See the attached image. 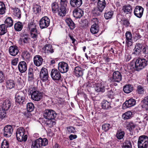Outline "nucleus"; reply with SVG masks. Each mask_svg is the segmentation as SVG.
<instances>
[{
  "label": "nucleus",
  "instance_id": "nucleus-1",
  "mask_svg": "<svg viewBox=\"0 0 148 148\" xmlns=\"http://www.w3.org/2000/svg\"><path fill=\"white\" fill-rule=\"evenodd\" d=\"M95 90L97 93H103L106 92L108 95H111L113 93L112 90L109 88H107L104 84L101 82L95 84Z\"/></svg>",
  "mask_w": 148,
  "mask_h": 148
},
{
  "label": "nucleus",
  "instance_id": "nucleus-2",
  "mask_svg": "<svg viewBox=\"0 0 148 148\" xmlns=\"http://www.w3.org/2000/svg\"><path fill=\"white\" fill-rule=\"evenodd\" d=\"M48 142L47 138H40L32 142L31 148H43L42 147L47 145Z\"/></svg>",
  "mask_w": 148,
  "mask_h": 148
},
{
  "label": "nucleus",
  "instance_id": "nucleus-3",
  "mask_svg": "<svg viewBox=\"0 0 148 148\" xmlns=\"http://www.w3.org/2000/svg\"><path fill=\"white\" fill-rule=\"evenodd\" d=\"M29 94L31 96L32 99L35 101H39L42 97V94L39 91L37 90L34 88H31L28 90Z\"/></svg>",
  "mask_w": 148,
  "mask_h": 148
},
{
  "label": "nucleus",
  "instance_id": "nucleus-4",
  "mask_svg": "<svg viewBox=\"0 0 148 148\" xmlns=\"http://www.w3.org/2000/svg\"><path fill=\"white\" fill-rule=\"evenodd\" d=\"M25 134L24 129L22 127H19L16 131V137L17 140L19 141L25 142L26 141L27 136Z\"/></svg>",
  "mask_w": 148,
  "mask_h": 148
},
{
  "label": "nucleus",
  "instance_id": "nucleus-5",
  "mask_svg": "<svg viewBox=\"0 0 148 148\" xmlns=\"http://www.w3.org/2000/svg\"><path fill=\"white\" fill-rule=\"evenodd\" d=\"M138 148H147L148 147V137L146 136H140L138 141Z\"/></svg>",
  "mask_w": 148,
  "mask_h": 148
},
{
  "label": "nucleus",
  "instance_id": "nucleus-6",
  "mask_svg": "<svg viewBox=\"0 0 148 148\" xmlns=\"http://www.w3.org/2000/svg\"><path fill=\"white\" fill-rule=\"evenodd\" d=\"M68 3L67 0H60L59 10V15L60 16H65L66 12Z\"/></svg>",
  "mask_w": 148,
  "mask_h": 148
},
{
  "label": "nucleus",
  "instance_id": "nucleus-7",
  "mask_svg": "<svg viewBox=\"0 0 148 148\" xmlns=\"http://www.w3.org/2000/svg\"><path fill=\"white\" fill-rule=\"evenodd\" d=\"M15 101L16 103L20 105L25 103V95L24 93L20 91L16 93L15 95Z\"/></svg>",
  "mask_w": 148,
  "mask_h": 148
},
{
  "label": "nucleus",
  "instance_id": "nucleus-8",
  "mask_svg": "<svg viewBox=\"0 0 148 148\" xmlns=\"http://www.w3.org/2000/svg\"><path fill=\"white\" fill-rule=\"evenodd\" d=\"M136 70L138 71L148 64V59L139 58L136 59Z\"/></svg>",
  "mask_w": 148,
  "mask_h": 148
},
{
  "label": "nucleus",
  "instance_id": "nucleus-9",
  "mask_svg": "<svg viewBox=\"0 0 148 148\" xmlns=\"http://www.w3.org/2000/svg\"><path fill=\"white\" fill-rule=\"evenodd\" d=\"M57 114L55 111L52 110L46 109L44 112L43 116L47 119H53L56 117Z\"/></svg>",
  "mask_w": 148,
  "mask_h": 148
},
{
  "label": "nucleus",
  "instance_id": "nucleus-10",
  "mask_svg": "<svg viewBox=\"0 0 148 148\" xmlns=\"http://www.w3.org/2000/svg\"><path fill=\"white\" fill-rule=\"evenodd\" d=\"M50 20L47 16L42 17L39 21V26L41 29L47 28L49 25Z\"/></svg>",
  "mask_w": 148,
  "mask_h": 148
},
{
  "label": "nucleus",
  "instance_id": "nucleus-11",
  "mask_svg": "<svg viewBox=\"0 0 148 148\" xmlns=\"http://www.w3.org/2000/svg\"><path fill=\"white\" fill-rule=\"evenodd\" d=\"M58 69L61 73H66L69 70L68 64L64 62H60L58 64Z\"/></svg>",
  "mask_w": 148,
  "mask_h": 148
},
{
  "label": "nucleus",
  "instance_id": "nucleus-12",
  "mask_svg": "<svg viewBox=\"0 0 148 148\" xmlns=\"http://www.w3.org/2000/svg\"><path fill=\"white\" fill-rule=\"evenodd\" d=\"M122 79V76L119 71H114L111 78L110 80L112 82H119L121 81Z\"/></svg>",
  "mask_w": 148,
  "mask_h": 148
},
{
  "label": "nucleus",
  "instance_id": "nucleus-13",
  "mask_svg": "<svg viewBox=\"0 0 148 148\" xmlns=\"http://www.w3.org/2000/svg\"><path fill=\"white\" fill-rule=\"evenodd\" d=\"M60 72L57 69H53L51 73V76L52 79L54 80H59L61 78Z\"/></svg>",
  "mask_w": 148,
  "mask_h": 148
},
{
  "label": "nucleus",
  "instance_id": "nucleus-14",
  "mask_svg": "<svg viewBox=\"0 0 148 148\" xmlns=\"http://www.w3.org/2000/svg\"><path fill=\"white\" fill-rule=\"evenodd\" d=\"M130 35V32H127L125 34V37L126 38V52L125 55V58L126 62H128L130 60V55L127 52H129V42H130V38L128 37V35Z\"/></svg>",
  "mask_w": 148,
  "mask_h": 148
},
{
  "label": "nucleus",
  "instance_id": "nucleus-15",
  "mask_svg": "<svg viewBox=\"0 0 148 148\" xmlns=\"http://www.w3.org/2000/svg\"><path fill=\"white\" fill-rule=\"evenodd\" d=\"M40 76L42 81L45 82L47 80L49 76L47 69L43 67L40 73Z\"/></svg>",
  "mask_w": 148,
  "mask_h": 148
},
{
  "label": "nucleus",
  "instance_id": "nucleus-16",
  "mask_svg": "<svg viewBox=\"0 0 148 148\" xmlns=\"http://www.w3.org/2000/svg\"><path fill=\"white\" fill-rule=\"evenodd\" d=\"M12 132V127L10 125H6L3 129V136L7 138L11 136Z\"/></svg>",
  "mask_w": 148,
  "mask_h": 148
},
{
  "label": "nucleus",
  "instance_id": "nucleus-17",
  "mask_svg": "<svg viewBox=\"0 0 148 148\" xmlns=\"http://www.w3.org/2000/svg\"><path fill=\"white\" fill-rule=\"evenodd\" d=\"M143 8L141 6H137L134 11V14L137 17L141 18L143 15Z\"/></svg>",
  "mask_w": 148,
  "mask_h": 148
},
{
  "label": "nucleus",
  "instance_id": "nucleus-18",
  "mask_svg": "<svg viewBox=\"0 0 148 148\" xmlns=\"http://www.w3.org/2000/svg\"><path fill=\"white\" fill-rule=\"evenodd\" d=\"M10 54L12 56H15L18 53L19 51L18 47L15 45L11 46L9 49Z\"/></svg>",
  "mask_w": 148,
  "mask_h": 148
},
{
  "label": "nucleus",
  "instance_id": "nucleus-19",
  "mask_svg": "<svg viewBox=\"0 0 148 148\" xmlns=\"http://www.w3.org/2000/svg\"><path fill=\"white\" fill-rule=\"evenodd\" d=\"M42 50L45 53H52L54 52L52 45L50 44H46L44 46Z\"/></svg>",
  "mask_w": 148,
  "mask_h": 148
},
{
  "label": "nucleus",
  "instance_id": "nucleus-20",
  "mask_svg": "<svg viewBox=\"0 0 148 148\" xmlns=\"http://www.w3.org/2000/svg\"><path fill=\"white\" fill-rule=\"evenodd\" d=\"M70 4L73 7L78 8L82 5V0H70Z\"/></svg>",
  "mask_w": 148,
  "mask_h": 148
},
{
  "label": "nucleus",
  "instance_id": "nucleus-21",
  "mask_svg": "<svg viewBox=\"0 0 148 148\" xmlns=\"http://www.w3.org/2000/svg\"><path fill=\"white\" fill-rule=\"evenodd\" d=\"M34 64L37 66H40L42 63L43 59L42 57L39 55H36L34 58Z\"/></svg>",
  "mask_w": 148,
  "mask_h": 148
},
{
  "label": "nucleus",
  "instance_id": "nucleus-22",
  "mask_svg": "<svg viewBox=\"0 0 148 148\" xmlns=\"http://www.w3.org/2000/svg\"><path fill=\"white\" fill-rule=\"evenodd\" d=\"M84 12L79 8H76L73 11V15L76 18H80L83 15Z\"/></svg>",
  "mask_w": 148,
  "mask_h": 148
},
{
  "label": "nucleus",
  "instance_id": "nucleus-23",
  "mask_svg": "<svg viewBox=\"0 0 148 148\" xmlns=\"http://www.w3.org/2000/svg\"><path fill=\"white\" fill-rule=\"evenodd\" d=\"M18 67L20 72L23 73L27 70V64L24 61L20 62L19 63Z\"/></svg>",
  "mask_w": 148,
  "mask_h": 148
},
{
  "label": "nucleus",
  "instance_id": "nucleus-24",
  "mask_svg": "<svg viewBox=\"0 0 148 148\" xmlns=\"http://www.w3.org/2000/svg\"><path fill=\"white\" fill-rule=\"evenodd\" d=\"M84 69L80 67L77 66L74 69V74L77 77H79L83 75Z\"/></svg>",
  "mask_w": 148,
  "mask_h": 148
},
{
  "label": "nucleus",
  "instance_id": "nucleus-25",
  "mask_svg": "<svg viewBox=\"0 0 148 148\" xmlns=\"http://www.w3.org/2000/svg\"><path fill=\"white\" fill-rule=\"evenodd\" d=\"M11 106V103L10 101L9 100H5L3 102L1 108L4 110L7 111L10 108Z\"/></svg>",
  "mask_w": 148,
  "mask_h": 148
},
{
  "label": "nucleus",
  "instance_id": "nucleus-26",
  "mask_svg": "<svg viewBox=\"0 0 148 148\" xmlns=\"http://www.w3.org/2000/svg\"><path fill=\"white\" fill-rule=\"evenodd\" d=\"M52 11L53 13H56L57 12L59 14V6L58 3L54 2L52 3L51 4Z\"/></svg>",
  "mask_w": 148,
  "mask_h": 148
},
{
  "label": "nucleus",
  "instance_id": "nucleus-27",
  "mask_svg": "<svg viewBox=\"0 0 148 148\" xmlns=\"http://www.w3.org/2000/svg\"><path fill=\"white\" fill-rule=\"evenodd\" d=\"M103 10L99 8L98 7L94 8L92 11V12L95 16H98L100 15L102 13Z\"/></svg>",
  "mask_w": 148,
  "mask_h": 148
},
{
  "label": "nucleus",
  "instance_id": "nucleus-28",
  "mask_svg": "<svg viewBox=\"0 0 148 148\" xmlns=\"http://www.w3.org/2000/svg\"><path fill=\"white\" fill-rule=\"evenodd\" d=\"M6 85L7 88L10 89L14 87L15 83L14 80H7L6 82Z\"/></svg>",
  "mask_w": 148,
  "mask_h": 148
},
{
  "label": "nucleus",
  "instance_id": "nucleus-29",
  "mask_svg": "<svg viewBox=\"0 0 148 148\" xmlns=\"http://www.w3.org/2000/svg\"><path fill=\"white\" fill-rule=\"evenodd\" d=\"M65 21L71 29H73L75 28V25L74 23L70 18L66 19Z\"/></svg>",
  "mask_w": 148,
  "mask_h": 148
},
{
  "label": "nucleus",
  "instance_id": "nucleus-30",
  "mask_svg": "<svg viewBox=\"0 0 148 148\" xmlns=\"http://www.w3.org/2000/svg\"><path fill=\"white\" fill-rule=\"evenodd\" d=\"M21 43L23 44H27L29 42V38L28 35H23L20 39Z\"/></svg>",
  "mask_w": 148,
  "mask_h": 148
},
{
  "label": "nucleus",
  "instance_id": "nucleus-31",
  "mask_svg": "<svg viewBox=\"0 0 148 148\" xmlns=\"http://www.w3.org/2000/svg\"><path fill=\"white\" fill-rule=\"evenodd\" d=\"M106 5L105 0H98L97 2V7L103 10Z\"/></svg>",
  "mask_w": 148,
  "mask_h": 148
},
{
  "label": "nucleus",
  "instance_id": "nucleus-32",
  "mask_svg": "<svg viewBox=\"0 0 148 148\" xmlns=\"http://www.w3.org/2000/svg\"><path fill=\"white\" fill-rule=\"evenodd\" d=\"M142 45L141 44L138 43L137 44L134 49V51L133 52V53L134 54H136L138 53H140L141 51L142 48Z\"/></svg>",
  "mask_w": 148,
  "mask_h": 148
},
{
  "label": "nucleus",
  "instance_id": "nucleus-33",
  "mask_svg": "<svg viewBox=\"0 0 148 148\" xmlns=\"http://www.w3.org/2000/svg\"><path fill=\"white\" fill-rule=\"evenodd\" d=\"M5 24L7 27H10L13 25V20L10 17H8L5 21Z\"/></svg>",
  "mask_w": 148,
  "mask_h": 148
},
{
  "label": "nucleus",
  "instance_id": "nucleus-34",
  "mask_svg": "<svg viewBox=\"0 0 148 148\" xmlns=\"http://www.w3.org/2000/svg\"><path fill=\"white\" fill-rule=\"evenodd\" d=\"M99 30V25H92L91 26L90 31L92 34H96L98 32Z\"/></svg>",
  "mask_w": 148,
  "mask_h": 148
},
{
  "label": "nucleus",
  "instance_id": "nucleus-35",
  "mask_svg": "<svg viewBox=\"0 0 148 148\" xmlns=\"http://www.w3.org/2000/svg\"><path fill=\"white\" fill-rule=\"evenodd\" d=\"M13 14L18 18H21V11L19 9L17 8H14L13 9Z\"/></svg>",
  "mask_w": 148,
  "mask_h": 148
},
{
  "label": "nucleus",
  "instance_id": "nucleus-36",
  "mask_svg": "<svg viewBox=\"0 0 148 148\" xmlns=\"http://www.w3.org/2000/svg\"><path fill=\"white\" fill-rule=\"evenodd\" d=\"M36 25L32 22L29 23L28 25V27L31 32H36L37 30L36 28Z\"/></svg>",
  "mask_w": 148,
  "mask_h": 148
},
{
  "label": "nucleus",
  "instance_id": "nucleus-37",
  "mask_svg": "<svg viewBox=\"0 0 148 148\" xmlns=\"http://www.w3.org/2000/svg\"><path fill=\"white\" fill-rule=\"evenodd\" d=\"M136 59H134L130 63V70L132 69V71H135V70H136ZM131 72L130 70V72Z\"/></svg>",
  "mask_w": 148,
  "mask_h": 148
},
{
  "label": "nucleus",
  "instance_id": "nucleus-38",
  "mask_svg": "<svg viewBox=\"0 0 148 148\" xmlns=\"http://www.w3.org/2000/svg\"><path fill=\"white\" fill-rule=\"evenodd\" d=\"M23 27V24L20 22L15 23L14 26L15 29L17 31H21Z\"/></svg>",
  "mask_w": 148,
  "mask_h": 148
},
{
  "label": "nucleus",
  "instance_id": "nucleus-39",
  "mask_svg": "<svg viewBox=\"0 0 148 148\" xmlns=\"http://www.w3.org/2000/svg\"><path fill=\"white\" fill-rule=\"evenodd\" d=\"M101 104L102 108L104 109H107L111 108L110 103L106 100L103 101Z\"/></svg>",
  "mask_w": 148,
  "mask_h": 148
},
{
  "label": "nucleus",
  "instance_id": "nucleus-40",
  "mask_svg": "<svg viewBox=\"0 0 148 148\" xmlns=\"http://www.w3.org/2000/svg\"><path fill=\"white\" fill-rule=\"evenodd\" d=\"M84 86H85L89 92H90V88H95V84L92 82H88L86 83L84 85Z\"/></svg>",
  "mask_w": 148,
  "mask_h": 148
},
{
  "label": "nucleus",
  "instance_id": "nucleus-41",
  "mask_svg": "<svg viewBox=\"0 0 148 148\" xmlns=\"http://www.w3.org/2000/svg\"><path fill=\"white\" fill-rule=\"evenodd\" d=\"M34 108V104L31 102L28 103L27 104V111L32 112Z\"/></svg>",
  "mask_w": 148,
  "mask_h": 148
},
{
  "label": "nucleus",
  "instance_id": "nucleus-42",
  "mask_svg": "<svg viewBox=\"0 0 148 148\" xmlns=\"http://www.w3.org/2000/svg\"><path fill=\"white\" fill-rule=\"evenodd\" d=\"M113 15V12L112 11H110L105 13L104 17L106 19H108L111 18Z\"/></svg>",
  "mask_w": 148,
  "mask_h": 148
},
{
  "label": "nucleus",
  "instance_id": "nucleus-43",
  "mask_svg": "<svg viewBox=\"0 0 148 148\" xmlns=\"http://www.w3.org/2000/svg\"><path fill=\"white\" fill-rule=\"evenodd\" d=\"M33 9L35 13H39L41 11V7L39 5H36L34 6Z\"/></svg>",
  "mask_w": 148,
  "mask_h": 148
},
{
  "label": "nucleus",
  "instance_id": "nucleus-44",
  "mask_svg": "<svg viewBox=\"0 0 148 148\" xmlns=\"http://www.w3.org/2000/svg\"><path fill=\"white\" fill-rule=\"evenodd\" d=\"M6 31L5 25V24H2L0 25V35L4 34L6 32Z\"/></svg>",
  "mask_w": 148,
  "mask_h": 148
},
{
  "label": "nucleus",
  "instance_id": "nucleus-45",
  "mask_svg": "<svg viewBox=\"0 0 148 148\" xmlns=\"http://www.w3.org/2000/svg\"><path fill=\"white\" fill-rule=\"evenodd\" d=\"M5 8L4 3L2 2H0V14H3L5 12Z\"/></svg>",
  "mask_w": 148,
  "mask_h": 148
},
{
  "label": "nucleus",
  "instance_id": "nucleus-46",
  "mask_svg": "<svg viewBox=\"0 0 148 148\" xmlns=\"http://www.w3.org/2000/svg\"><path fill=\"white\" fill-rule=\"evenodd\" d=\"M125 134L124 132L123 131H121V130H119L117 131L116 134L117 138L119 139H121L123 138Z\"/></svg>",
  "mask_w": 148,
  "mask_h": 148
},
{
  "label": "nucleus",
  "instance_id": "nucleus-47",
  "mask_svg": "<svg viewBox=\"0 0 148 148\" xmlns=\"http://www.w3.org/2000/svg\"><path fill=\"white\" fill-rule=\"evenodd\" d=\"M54 121V119L51 120L48 119V120H47L46 122V124L49 127H51L56 124V122Z\"/></svg>",
  "mask_w": 148,
  "mask_h": 148
},
{
  "label": "nucleus",
  "instance_id": "nucleus-48",
  "mask_svg": "<svg viewBox=\"0 0 148 148\" xmlns=\"http://www.w3.org/2000/svg\"><path fill=\"white\" fill-rule=\"evenodd\" d=\"M111 127V126L110 124L106 123L103 125L102 126V129L106 132L109 130Z\"/></svg>",
  "mask_w": 148,
  "mask_h": 148
},
{
  "label": "nucleus",
  "instance_id": "nucleus-49",
  "mask_svg": "<svg viewBox=\"0 0 148 148\" xmlns=\"http://www.w3.org/2000/svg\"><path fill=\"white\" fill-rule=\"evenodd\" d=\"M9 147V143L8 141L4 140L1 143V148H8Z\"/></svg>",
  "mask_w": 148,
  "mask_h": 148
},
{
  "label": "nucleus",
  "instance_id": "nucleus-50",
  "mask_svg": "<svg viewBox=\"0 0 148 148\" xmlns=\"http://www.w3.org/2000/svg\"><path fill=\"white\" fill-rule=\"evenodd\" d=\"M6 110L2 108L0 109V117L1 119L4 118L6 116Z\"/></svg>",
  "mask_w": 148,
  "mask_h": 148
},
{
  "label": "nucleus",
  "instance_id": "nucleus-51",
  "mask_svg": "<svg viewBox=\"0 0 148 148\" xmlns=\"http://www.w3.org/2000/svg\"><path fill=\"white\" fill-rule=\"evenodd\" d=\"M67 132L69 134L74 133L75 132V128L72 126H70L67 127Z\"/></svg>",
  "mask_w": 148,
  "mask_h": 148
},
{
  "label": "nucleus",
  "instance_id": "nucleus-52",
  "mask_svg": "<svg viewBox=\"0 0 148 148\" xmlns=\"http://www.w3.org/2000/svg\"><path fill=\"white\" fill-rule=\"evenodd\" d=\"M22 54L24 57L27 59H29L31 57L30 54L27 51H24L22 52Z\"/></svg>",
  "mask_w": 148,
  "mask_h": 148
},
{
  "label": "nucleus",
  "instance_id": "nucleus-53",
  "mask_svg": "<svg viewBox=\"0 0 148 148\" xmlns=\"http://www.w3.org/2000/svg\"><path fill=\"white\" fill-rule=\"evenodd\" d=\"M130 99L128 100H126L123 104L122 109H125L130 107L129 103V101Z\"/></svg>",
  "mask_w": 148,
  "mask_h": 148
},
{
  "label": "nucleus",
  "instance_id": "nucleus-54",
  "mask_svg": "<svg viewBox=\"0 0 148 148\" xmlns=\"http://www.w3.org/2000/svg\"><path fill=\"white\" fill-rule=\"evenodd\" d=\"M122 117L124 119H130V111H128L123 114L122 115Z\"/></svg>",
  "mask_w": 148,
  "mask_h": 148
},
{
  "label": "nucleus",
  "instance_id": "nucleus-55",
  "mask_svg": "<svg viewBox=\"0 0 148 148\" xmlns=\"http://www.w3.org/2000/svg\"><path fill=\"white\" fill-rule=\"evenodd\" d=\"M123 90L124 92L126 93H130V85H126L123 88Z\"/></svg>",
  "mask_w": 148,
  "mask_h": 148
},
{
  "label": "nucleus",
  "instance_id": "nucleus-56",
  "mask_svg": "<svg viewBox=\"0 0 148 148\" xmlns=\"http://www.w3.org/2000/svg\"><path fill=\"white\" fill-rule=\"evenodd\" d=\"M129 8L130 5H125L123 7L122 10L124 12L128 14L130 11Z\"/></svg>",
  "mask_w": 148,
  "mask_h": 148
},
{
  "label": "nucleus",
  "instance_id": "nucleus-57",
  "mask_svg": "<svg viewBox=\"0 0 148 148\" xmlns=\"http://www.w3.org/2000/svg\"><path fill=\"white\" fill-rule=\"evenodd\" d=\"M91 22L92 23H93L92 25H99V21L98 19L97 18H93Z\"/></svg>",
  "mask_w": 148,
  "mask_h": 148
},
{
  "label": "nucleus",
  "instance_id": "nucleus-58",
  "mask_svg": "<svg viewBox=\"0 0 148 148\" xmlns=\"http://www.w3.org/2000/svg\"><path fill=\"white\" fill-rule=\"evenodd\" d=\"M5 79V75L4 73L1 71H0V83L3 82Z\"/></svg>",
  "mask_w": 148,
  "mask_h": 148
},
{
  "label": "nucleus",
  "instance_id": "nucleus-59",
  "mask_svg": "<svg viewBox=\"0 0 148 148\" xmlns=\"http://www.w3.org/2000/svg\"><path fill=\"white\" fill-rule=\"evenodd\" d=\"M31 36L34 40H36L37 38V32H31Z\"/></svg>",
  "mask_w": 148,
  "mask_h": 148
},
{
  "label": "nucleus",
  "instance_id": "nucleus-60",
  "mask_svg": "<svg viewBox=\"0 0 148 148\" xmlns=\"http://www.w3.org/2000/svg\"><path fill=\"white\" fill-rule=\"evenodd\" d=\"M138 93L139 94H143L144 92L143 88L140 85L138 86L137 87Z\"/></svg>",
  "mask_w": 148,
  "mask_h": 148
},
{
  "label": "nucleus",
  "instance_id": "nucleus-61",
  "mask_svg": "<svg viewBox=\"0 0 148 148\" xmlns=\"http://www.w3.org/2000/svg\"><path fill=\"white\" fill-rule=\"evenodd\" d=\"M30 112L27 111L25 112L24 113V115L25 117L26 118H30L32 116V114L30 113Z\"/></svg>",
  "mask_w": 148,
  "mask_h": 148
},
{
  "label": "nucleus",
  "instance_id": "nucleus-62",
  "mask_svg": "<svg viewBox=\"0 0 148 148\" xmlns=\"http://www.w3.org/2000/svg\"><path fill=\"white\" fill-rule=\"evenodd\" d=\"M129 20L127 19H125L123 21V24L126 27H128L130 24Z\"/></svg>",
  "mask_w": 148,
  "mask_h": 148
},
{
  "label": "nucleus",
  "instance_id": "nucleus-63",
  "mask_svg": "<svg viewBox=\"0 0 148 148\" xmlns=\"http://www.w3.org/2000/svg\"><path fill=\"white\" fill-rule=\"evenodd\" d=\"M143 52L145 54H148V46L145 47L142 49Z\"/></svg>",
  "mask_w": 148,
  "mask_h": 148
},
{
  "label": "nucleus",
  "instance_id": "nucleus-64",
  "mask_svg": "<svg viewBox=\"0 0 148 148\" xmlns=\"http://www.w3.org/2000/svg\"><path fill=\"white\" fill-rule=\"evenodd\" d=\"M136 101L135 99L130 98V107L134 106L136 104Z\"/></svg>",
  "mask_w": 148,
  "mask_h": 148
}]
</instances>
